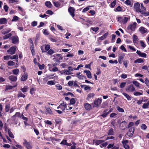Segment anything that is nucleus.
Segmentation results:
<instances>
[{"label":"nucleus","mask_w":149,"mask_h":149,"mask_svg":"<svg viewBox=\"0 0 149 149\" xmlns=\"http://www.w3.org/2000/svg\"><path fill=\"white\" fill-rule=\"evenodd\" d=\"M130 17L129 16H118L117 17L118 21L121 24H125L130 19Z\"/></svg>","instance_id":"f257e3e1"},{"label":"nucleus","mask_w":149,"mask_h":149,"mask_svg":"<svg viewBox=\"0 0 149 149\" xmlns=\"http://www.w3.org/2000/svg\"><path fill=\"white\" fill-rule=\"evenodd\" d=\"M141 11H140V13L144 15L145 16H149V12H146V8L145 7L143 6V4L142 3L141 4Z\"/></svg>","instance_id":"f03ea898"},{"label":"nucleus","mask_w":149,"mask_h":149,"mask_svg":"<svg viewBox=\"0 0 149 149\" xmlns=\"http://www.w3.org/2000/svg\"><path fill=\"white\" fill-rule=\"evenodd\" d=\"M24 141L23 144L27 149H32V145L31 143L30 142H27L25 139H24Z\"/></svg>","instance_id":"7ed1b4c3"},{"label":"nucleus","mask_w":149,"mask_h":149,"mask_svg":"<svg viewBox=\"0 0 149 149\" xmlns=\"http://www.w3.org/2000/svg\"><path fill=\"white\" fill-rule=\"evenodd\" d=\"M42 53H45L48 51L50 49V46L49 45H44L40 47Z\"/></svg>","instance_id":"20e7f679"},{"label":"nucleus","mask_w":149,"mask_h":149,"mask_svg":"<svg viewBox=\"0 0 149 149\" xmlns=\"http://www.w3.org/2000/svg\"><path fill=\"white\" fill-rule=\"evenodd\" d=\"M125 90L127 92H132L135 91V89L133 85L130 84L127 86Z\"/></svg>","instance_id":"39448f33"},{"label":"nucleus","mask_w":149,"mask_h":149,"mask_svg":"<svg viewBox=\"0 0 149 149\" xmlns=\"http://www.w3.org/2000/svg\"><path fill=\"white\" fill-rule=\"evenodd\" d=\"M18 57V56L17 55H14L13 56L11 55H7L4 56L3 59L4 60H7L10 59L13 60L16 59Z\"/></svg>","instance_id":"423d86ee"},{"label":"nucleus","mask_w":149,"mask_h":149,"mask_svg":"<svg viewBox=\"0 0 149 149\" xmlns=\"http://www.w3.org/2000/svg\"><path fill=\"white\" fill-rule=\"evenodd\" d=\"M135 130V128L134 127H132L129 129V130L127 134V135L129 137H132L133 135L134 132Z\"/></svg>","instance_id":"0eeeda50"},{"label":"nucleus","mask_w":149,"mask_h":149,"mask_svg":"<svg viewBox=\"0 0 149 149\" xmlns=\"http://www.w3.org/2000/svg\"><path fill=\"white\" fill-rule=\"evenodd\" d=\"M16 48V46H12L7 51V52L11 55L14 54L15 53Z\"/></svg>","instance_id":"6e6552de"},{"label":"nucleus","mask_w":149,"mask_h":149,"mask_svg":"<svg viewBox=\"0 0 149 149\" xmlns=\"http://www.w3.org/2000/svg\"><path fill=\"white\" fill-rule=\"evenodd\" d=\"M13 44H17L19 42V39L17 36H12L10 38Z\"/></svg>","instance_id":"1a4fd4ad"},{"label":"nucleus","mask_w":149,"mask_h":149,"mask_svg":"<svg viewBox=\"0 0 149 149\" xmlns=\"http://www.w3.org/2000/svg\"><path fill=\"white\" fill-rule=\"evenodd\" d=\"M21 117V116L20 113L19 112H17L11 118L12 120L14 121L15 120H18V118Z\"/></svg>","instance_id":"9d476101"},{"label":"nucleus","mask_w":149,"mask_h":149,"mask_svg":"<svg viewBox=\"0 0 149 149\" xmlns=\"http://www.w3.org/2000/svg\"><path fill=\"white\" fill-rule=\"evenodd\" d=\"M140 7V5L139 3H136L134 4V8L135 9V10L136 12L140 13L141 9Z\"/></svg>","instance_id":"9b49d317"},{"label":"nucleus","mask_w":149,"mask_h":149,"mask_svg":"<svg viewBox=\"0 0 149 149\" xmlns=\"http://www.w3.org/2000/svg\"><path fill=\"white\" fill-rule=\"evenodd\" d=\"M136 22H134L133 24H131L129 25L127 29H130L132 31H134L136 28Z\"/></svg>","instance_id":"f8f14e48"},{"label":"nucleus","mask_w":149,"mask_h":149,"mask_svg":"<svg viewBox=\"0 0 149 149\" xmlns=\"http://www.w3.org/2000/svg\"><path fill=\"white\" fill-rule=\"evenodd\" d=\"M102 99L98 98L96 100H95L94 102V106L95 107H98L101 103Z\"/></svg>","instance_id":"ddd939ff"},{"label":"nucleus","mask_w":149,"mask_h":149,"mask_svg":"<svg viewBox=\"0 0 149 149\" xmlns=\"http://www.w3.org/2000/svg\"><path fill=\"white\" fill-rule=\"evenodd\" d=\"M75 10V9L73 7H70L68 8V11L70 15L72 17L74 16V12Z\"/></svg>","instance_id":"4468645a"},{"label":"nucleus","mask_w":149,"mask_h":149,"mask_svg":"<svg viewBox=\"0 0 149 149\" xmlns=\"http://www.w3.org/2000/svg\"><path fill=\"white\" fill-rule=\"evenodd\" d=\"M136 53L140 57L144 58H146V57L147 55L146 53L142 52L140 51L137 50Z\"/></svg>","instance_id":"2eb2a0df"},{"label":"nucleus","mask_w":149,"mask_h":149,"mask_svg":"<svg viewBox=\"0 0 149 149\" xmlns=\"http://www.w3.org/2000/svg\"><path fill=\"white\" fill-rule=\"evenodd\" d=\"M8 79L12 81L15 82L17 80V77L16 76L12 75L8 77Z\"/></svg>","instance_id":"dca6fc26"},{"label":"nucleus","mask_w":149,"mask_h":149,"mask_svg":"<svg viewBox=\"0 0 149 149\" xmlns=\"http://www.w3.org/2000/svg\"><path fill=\"white\" fill-rule=\"evenodd\" d=\"M28 78V74H27L25 72L23 74L21 78V80L22 81H25L27 80Z\"/></svg>","instance_id":"f3484780"},{"label":"nucleus","mask_w":149,"mask_h":149,"mask_svg":"<svg viewBox=\"0 0 149 149\" xmlns=\"http://www.w3.org/2000/svg\"><path fill=\"white\" fill-rule=\"evenodd\" d=\"M11 31V29L10 28H6L3 30L2 31V33L3 34L5 35L6 33L10 32Z\"/></svg>","instance_id":"a211bd4d"},{"label":"nucleus","mask_w":149,"mask_h":149,"mask_svg":"<svg viewBox=\"0 0 149 149\" xmlns=\"http://www.w3.org/2000/svg\"><path fill=\"white\" fill-rule=\"evenodd\" d=\"M61 109L63 111H64L67 107V104L63 102V103L60 104Z\"/></svg>","instance_id":"6ab92c4d"},{"label":"nucleus","mask_w":149,"mask_h":149,"mask_svg":"<svg viewBox=\"0 0 149 149\" xmlns=\"http://www.w3.org/2000/svg\"><path fill=\"white\" fill-rule=\"evenodd\" d=\"M84 73H85L88 78L91 79L92 78V75L91 72L89 70H85L84 71Z\"/></svg>","instance_id":"aec40b11"},{"label":"nucleus","mask_w":149,"mask_h":149,"mask_svg":"<svg viewBox=\"0 0 149 149\" xmlns=\"http://www.w3.org/2000/svg\"><path fill=\"white\" fill-rule=\"evenodd\" d=\"M52 2L54 5L56 7H59L61 5V3L55 0H53L52 1Z\"/></svg>","instance_id":"412c9836"},{"label":"nucleus","mask_w":149,"mask_h":149,"mask_svg":"<svg viewBox=\"0 0 149 149\" xmlns=\"http://www.w3.org/2000/svg\"><path fill=\"white\" fill-rule=\"evenodd\" d=\"M108 35V33L107 32L106 33H105L102 36L99 37L98 38V39L99 40H104V39H106L107 36Z\"/></svg>","instance_id":"4be33fe9"},{"label":"nucleus","mask_w":149,"mask_h":149,"mask_svg":"<svg viewBox=\"0 0 149 149\" xmlns=\"http://www.w3.org/2000/svg\"><path fill=\"white\" fill-rule=\"evenodd\" d=\"M139 30L142 34L146 33L147 32V29L143 27H141L139 28Z\"/></svg>","instance_id":"5701e85b"},{"label":"nucleus","mask_w":149,"mask_h":149,"mask_svg":"<svg viewBox=\"0 0 149 149\" xmlns=\"http://www.w3.org/2000/svg\"><path fill=\"white\" fill-rule=\"evenodd\" d=\"M143 91L141 90H139V92L134 91V95L136 96H138L143 95Z\"/></svg>","instance_id":"b1692460"},{"label":"nucleus","mask_w":149,"mask_h":149,"mask_svg":"<svg viewBox=\"0 0 149 149\" xmlns=\"http://www.w3.org/2000/svg\"><path fill=\"white\" fill-rule=\"evenodd\" d=\"M7 22V19L5 18H2L0 19V24H6Z\"/></svg>","instance_id":"393cba45"},{"label":"nucleus","mask_w":149,"mask_h":149,"mask_svg":"<svg viewBox=\"0 0 149 149\" xmlns=\"http://www.w3.org/2000/svg\"><path fill=\"white\" fill-rule=\"evenodd\" d=\"M104 140H93V142L95 145H97L104 142Z\"/></svg>","instance_id":"a878e982"},{"label":"nucleus","mask_w":149,"mask_h":149,"mask_svg":"<svg viewBox=\"0 0 149 149\" xmlns=\"http://www.w3.org/2000/svg\"><path fill=\"white\" fill-rule=\"evenodd\" d=\"M137 36L135 34L133 35V41L134 43H137L138 42Z\"/></svg>","instance_id":"bb28decb"},{"label":"nucleus","mask_w":149,"mask_h":149,"mask_svg":"<svg viewBox=\"0 0 149 149\" xmlns=\"http://www.w3.org/2000/svg\"><path fill=\"white\" fill-rule=\"evenodd\" d=\"M45 108L46 110V112H47L46 113V114L47 113L51 115L53 114L52 111L49 107H45Z\"/></svg>","instance_id":"cd10ccee"},{"label":"nucleus","mask_w":149,"mask_h":149,"mask_svg":"<svg viewBox=\"0 0 149 149\" xmlns=\"http://www.w3.org/2000/svg\"><path fill=\"white\" fill-rule=\"evenodd\" d=\"M84 107L87 110H89L91 108V105L88 103H85L84 104Z\"/></svg>","instance_id":"c85d7f7f"},{"label":"nucleus","mask_w":149,"mask_h":149,"mask_svg":"<svg viewBox=\"0 0 149 149\" xmlns=\"http://www.w3.org/2000/svg\"><path fill=\"white\" fill-rule=\"evenodd\" d=\"M144 62L143 60L141 58H139L136 60H135L134 63H143Z\"/></svg>","instance_id":"c756f323"},{"label":"nucleus","mask_w":149,"mask_h":149,"mask_svg":"<svg viewBox=\"0 0 149 149\" xmlns=\"http://www.w3.org/2000/svg\"><path fill=\"white\" fill-rule=\"evenodd\" d=\"M122 94L127 98V99L128 100H130L132 98L131 96L126 93L123 92Z\"/></svg>","instance_id":"7c9ffc66"},{"label":"nucleus","mask_w":149,"mask_h":149,"mask_svg":"<svg viewBox=\"0 0 149 149\" xmlns=\"http://www.w3.org/2000/svg\"><path fill=\"white\" fill-rule=\"evenodd\" d=\"M132 83L136 87H138L139 88H140L139 86L140 84L137 81H132Z\"/></svg>","instance_id":"2f4dec72"},{"label":"nucleus","mask_w":149,"mask_h":149,"mask_svg":"<svg viewBox=\"0 0 149 149\" xmlns=\"http://www.w3.org/2000/svg\"><path fill=\"white\" fill-rule=\"evenodd\" d=\"M107 110H105L103 113L101 115V116L103 118H105L107 116V115L109 113V112H107Z\"/></svg>","instance_id":"473e14b6"},{"label":"nucleus","mask_w":149,"mask_h":149,"mask_svg":"<svg viewBox=\"0 0 149 149\" xmlns=\"http://www.w3.org/2000/svg\"><path fill=\"white\" fill-rule=\"evenodd\" d=\"M13 74L14 75H17L19 72V70L18 69H15L12 70Z\"/></svg>","instance_id":"72a5a7b5"},{"label":"nucleus","mask_w":149,"mask_h":149,"mask_svg":"<svg viewBox=\"0 0 149 149\" xmlns=\"http://www.w3.org/2000/svg\"><path fill=\"white\" fill-rule=\"evenodd\" d=\"M149 105V101H148L147 103H145L143 105L142 107L144 109H147L148 108Z\"/></svg>","instance_id":"f704fd0d"},{"label":"nucleus","mask_w":149,"mask_h":149,"mask_svg":"<svg viewBox=\"0 0 149 149\" xmlns=\"http://www.w3.org/2000/svg\"><path fill=\"white\" fill-rule=\"evenodd\" d=\"M10 104L8 103L5 106V111L6 112H8L10 110Z\"/></svg>","instance_id":"c9c22d12"},{"label":"nucleus","mask_w":149,"mask_h":149,"mask_svg":"<svg viewBox=\"0 0 149 149\" xmlns=\"http://www.w3.org/2000/svg\"><path fill=\"white\" fill-rule=\"evenodd\" d=\"M108 134L109 135H113L114 134L113 130L112 128L110 129L108 132Z\"/></svg>","instance_id":"e433bc0d"},{"label":"nucleus","mask_w":149,"mask_h":149,"mask_svg":"<svg viewBox=\"0 0 149 149\" xmlns=\"http://www.w3.org/2000/svg\"><path fill=\"white\" fill-rule=\"evenodd\" d=\"M45 5L48 8H51L52 6L51 3L49 1H47L45 2Z\"/></svg>","instance_id":"4c0bfd02"},{"label":"nucleus","mask_w":149,"mask_h":149,"mask_svg":"<svg viewBox=\"0 0 149 149\" xmlns=\"http://www.w3.org/2000/svg\"><path fill=\"white\" fill-rule=\"evenodd\" d=\"M11 36L12 34L9 33L4 36L3 37V38L4 40L10 37Z\"/></svg>","instance_id":"58836bf2"},{"label":"nucleus","mask_w":149,"mask_h":149,"mask_svg":"<svg viewBox=\"0 0 149 149\" xmlns=\"http://www.w3.org/2000/svg\"><path fill=\"white\" fill-rule=\"evenodd\" d=\"M94 95L95 94L93 93H91L87 95L86 99L87 100H89L91 98L93 97L94 96Z\"/></svg>","instance_id":"ea45409f"},{"label":"nucleus","mask_w":149,"mask_h":149,"mask_svg":"<svg viewBox=\"0 0 149 149\" xmlns=\"http://www.w3.org/2000/svg\"><path fill=\"white\" fill-rule=\"evenodd\" d=\"M63 73L66 75L71 74H72V73L69 72V71L65 69L63 70Z\"/></svg>","instance_id":"a19ab883"},{"label":"nucleus","mask_w":149,"mask_h":149,"mask_svg":"<svg viewBox=\"0 0 149 149\" xmlns=\"http://www.w3.org/2000/svg\"><path fill=\"white\" fill-rule=\"evenodd\" d=\"M7 63L8 66H13L15 65V62L12 61H9Z\"/></svg>","instance_id":"79ce46f5"},{"label":"nucleus","mask_w":149,"mask_h":149,"mask_svg":"<svg viewBox=\"0 0 149 149\" xmlns=\"http://www.w3.org/2000/svg\"><path fill=\"white\" fill-rule=\"evenodd\" d=\"M116 108L118 111L119 112L123 113L124 111V110L123 108H120L119 106H117Z\"/></svg>","instance_id":"37998d69"},{"label":"nucleus","mask_w":149,"mask_h":149,"mask_svg":"<svg viewBox=\"0 0 149 149\" xmlns=\"http://www.w3.org/2000/svg\"><path fill=\"white\" fill-rule=\"evenodd\" d=\"M54 53V51L52 49H49L47 52V54L49 55H51Z\"/></svg>","instance_id":"c03bdc74"},{"label":"nucleus","mask_w":149,"mask_h":149,"mask_svg":"<svg viewBox=\"0 0 149 149\" xmlns=\"http://www.w3.org/2000/svg\"><path fill=\"white\" fill-rule=\"evenodd\" d=\"M21 90L24 93L26 92L27 91L28 87L27 86H25L24 88H22Z\"/></svg>","instance_id":"a18cd8bd"},{"label":"nucleus","mask_w":149,"mask_h":149,"mask_svg":"<svg viewBox=\"0 0 149 149\" xmlns=\"http://www.w3.org/2000/svg\"><path fill=\"white\" fill-rule=\"evenodd\" d=\"M129 141L127 140H124L123 139L121 142L123 146L125 145H127Z\"/></svg>","instance_id":"49530a36"},{"label":"nucleus","mask_w":149,"mask_h":149,"mask_svg":"<svg viewBox=\"0 0 149 149\" xmlns=\"http://www.w3.org/2000/svg\"><path fill=\"white\" fill-rule=\"evenodd\" d=\"M21 97L24 98L25 97V95L22 93L21 92H19L17 94V97Z\"/></svg>","instance_id":"de8ad7c7"},{"label":"nucleus","mask_w":149,"mask_h":149,"mask_svg":"<svg viewBox=\"0 0 149 149\" xmlns=\"http://www.w3.org/2000/svg\"><path fill=\"white\" fill-rule=\"evenodd\" d=\"M77 78L79 79L83 80L84 78L86 79V77L85 76L83 75H80L78 76Z\"/></svg>","instance_id":"09e8293b"},{"label":"nucleus","mask_w":149,"mask_h":149,"mask_svg":"<svg viewBox=\"0 0 149 149\" xmlns=\"http://www.w3.org/2000/svg\"><path fill=\"white\" fill-rule=\"evenodd\" d=\"M125 56L124 54L123 53H121V54H120L119 57L118 58V59H120V60H122L123 58Z\"/></svg>","instance_id":"8fccbe9b"},{"label":"nucleus","mask_w":149,"mask_h":149,"mask_svg":"<svg viewBox=\"0 0 149 149\" xmlns=\"http://www.w3.org/2000/svg\"><path fill=\"white\" fill-rule=\"evenodd\" d=\"M47 84L50 85H54L55 83L53 81H49L47 82Z\"/></svg>","instance_id":"3c124183"},{"label":"nucleus","mask_w":149,"mask_h":149,"mask_svg":"<svg viewBox=\"0 0 149 149\" xmlns=\"http://www.w3.org/2000/svg\"><path fill=\"white\" fill-rule=\"evenodd\" d=\"M57 89L58 90H61L62 88V86L61 85L59 84H57L55 85Z\"/></svg>","instance_id":"603ef678"},{"label":"nucleus","mask_w":149,"mask_h":149,"mask_svg":"<svg viewBox=\"0 0 149 149\" xmlns=\"http://www.w3.org/2000/svg\"><path fill=\"white\" fill-rule=\"evenodd\" d=\"M134 123L133 122H130L129 123L128 125L127 126V128L130 129V128L132 127V126L134 125Z\"/></svg>","instance_id":"864d4df0"},{"label":"nucleus","mask_w":149,"mask_h":149,"mask_svg":"<svg viewBox=\"0 0 149 149\" xmlns=\"http://www.w3.org/2000/svg\"><path fill=\"white\" fill-rule=\"evenodd\" d=\"M141 127L142 130H145L147 129V127L145 124H143L141 125Z\"/></svg>","instance_id":"5fc2aeb1"},{"label":"nucleus","mask_w":149,"mask_h":149,"mask_svg":"<svg viewBox=\"0 0 149 149\" xmlns=\"http://www.w3.org/2000/svg\"><path fill=\"white\" fill-rule=\"evenodd\" d=\"M8 133L9 136L11 138H14V136L12 133L10 132L9 129L8 130Z\"/></svg>","instance_id":"6e6d98bb"},{"label":"nucleus","mask_w":149,"mask_h":149,"mask_svg":"<svg viewBox=\"0 0 149 149\" xmlns=\"http://www.w3.org/2000/svg\"><path fill=\"white\" fill-rule=\"evenodd\" d=\"M108 145V143L107 142H105L102 143L100 145V147L102 148V147H104Z\"/></svg>","instance_id":"4d7b16f0"},{"label":"nucleus","mask_w":149,"mask_h":149,"mask_svg":"<svg viewBox=\"0 0 149 149\" xmlns=\"http://www.w3.org/2000/svg\"><path fill=\"white\" fill-rule=\"evenodd\" d=\"M145 82L147 86L149 88V81L148 79L146 78Z\"/></svg>","instance_id":"13d9d810"},{"label":"nucleus","mask_w":149,"mask_h":149,"mask_svg":"<svg viewBox=\"0 0 149 149\" xmlns=\"http://www.w3.org/2000/svg\"><path fill=\"white\" fill-rule=\"evenodd\" d=\"M140 42L141 44V46L142 47H146V45L145 44L144 42H143V41L142 40H140Z\"/></svg>","instance_id":"bf43d9fd"},{"label":"nucleus","mask_w":149,"mask_h":149,"mask_svg":"<svg viewBox=\"0 0 149 149\" xmlns=\"http://www.w3.org/2000/svg\"><path fill=\"white\" fill-rule=\"evenodd\" d=\"M91 29L93 31H94L95 32H96L97 31H98L99 30V28L98 27H91Z\"/></svg>","instance_id":"052dcab7"},{"label":"nucleus","mask_w":149,"mask_h":149,"mask_svg":"<svg viewBox=\"0 0 149 149\" xmlns=\"http://www.w3.org/2000/svg\"><path fill=\"white\" fill-rule=\"evenodd\" d=\"M127 47L128 48H129L130 49L133 51H135L136 50V49L134 47L132 46L128 45Z\"/></svg>","instance_id":"680f3d73"},{"label":"nucleus","mask_w":149,"mask_h":149,"mask_svg":"<svg viewBox=\"0 0 149 149\" xmlns=\"http://www.w3.org/2000/svg\"><path fill=\"white\" fill-rule=\"evenodd\" d=\"M109 62L110 63L117 64L118 63V61L117 60H115L114 61H113L112 60H110Z\"/></svg>","instance_id":"e2e57ef3"},{"label":"nucleus","mask_w":149,"mask_h":149,"mask_svg":"<svg viewBox=\"0 0 149 149\" xmlns=\"http://www.w3.org/2000/svg\"><path fill=\"white\" fill-rule=\"evenodd\" d=\"M18 18H19L17 16H15L13 17V18L12 19V21L13 22L17 21L18 20Z\"/></svg>","instance_id":"0e129e2a"},{"label":"nucleus","mask_w":149,"mask_h":149,"mask_svg":"<svg viewBox=\"0 0 149 149\" xmlns=\"http://www.w3.org/2000/svg\"><path fill=\"white\" fill-rule=\"evenodd\" d=\"M116 4V1H114L111 4H110V6L113 8Z\"/></svg>","instance_id":"69168bd1"},{"label":"nucleus","mask_w":149,"mask_h":149,"mask_svg":"<svg viewBox=\"0 0 149 149\" xmlns=\"http://www.w3.org/2000/svg\"><path fill=\"white\" fill-rule=\"evenodd\" d=\"M70 102L71 104H74L75 102V100L74 98H72L70 101Z\"/></svg>","instance_id":"338daca9"},{"label":"nucleus","mask_w":149,"mask_h":149,"mask_svg":"<svg viewBox=\"0 0 149 149\" xmlns=\"http://www.w3.org/2000/svg\"><path fill=\"white\" fill-rule=\"evenodd\" d=\"M119 145L118 144H116L111 149H119Z\"/></svg>","instance_id":"774afa93"}]
</instances>
